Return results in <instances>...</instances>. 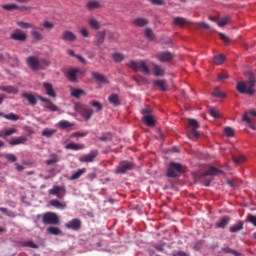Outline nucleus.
Returning <instances> with one entry per match:
<instances>
[{
	"mask_svg": "<svg viewBox=\"0 0 256 256\" xmlns=\"http://www.w3.org/2000/svg\"><path fill=\"white\" fill-rule=\"evenodd\" d=\"M244 77L246 81H240L237 83L236 89L238 93H245L246 95H255V74L251 71H248L244 73Z\"/></svg>",
	"mask_w": 256,
	"mask_h": 256,
	"instance_id": "nucleus-1",
	"label": "nucleus"
},
{
	"mask_svg": "<svg viewBox=\"0 0 256 256\" xmlns=\"http://www.w3.org/2000/svg\"><path fill=\"white\" fill-rule=\"evenodd\" d=\"M26 64L32 71H45L46 67L51 65V62L47 59H41L37 56H28L26 58Z\"/></svg>",
	"mask_w": 256,
	"mask_h": 256,
	"instance_id": "nucleus-2",
	"label": "nucleus"
},
{
	"mask_svg": "<svg viewBox=\"0 0 256 256\" xmlns=\"http://www.w3.org/2000/svg\"><path fill=\"white\" fill-rule=\"evenodd\" d=\"M217 173H223V171H220L215 167H211L199 176L200 183H203L205 187H209L213 181V175H217Z\"/></svg>",
	"mask_w": 256,
	"mask_h": 256,
	"instance_id": "nucleus-3",
	"label": "nucleus"
},
{
	"mask_svg": "<svg viewBox=\"0 0 256 256\" xmlns=\"http://www.w3.org/2000/svg\"><path fill=\"white\" fill-rule=\"evenodd\" d=\"M128 67L136 72L141 71V73H144V75H151V69L147 65V62H145L144 60H141L139 62L132 60L129 62Z\"/></svg>",
	"mask_w": 256,
	"mask_h": 256,
	"instance_id": "nucleus-4",
	"label": "nucleus"
},
{
	"mask_svg": "<svg viewBox=\"0 0 256 256\" xmlns=\"http://www.w3.org/2000/svg\"><path fill=\"white\" fill-rule=\"evenodd\" d=\"M183 171V164L171 162L167 169V177L175 179L176 177H180Z\"/></svg>",
	"mask_w": 256,
	"mask_h": 256,
	"instance_id": "nucleus-5",
	"label": "nucleus"
},
{
	"mask_svg": "<svg viewBox=\"0 0 256 256\" xmlns=\"http://www.w3.org/2000/svg\"><path fill=\"white\" fill-rule=\"evenodd\" d=\"M44 225H59V216L53 212H47L42 216Z\"/></svg>",
	"mask_w": 256,
	"mask_h": 256,
	"instance_id": "nucleus-6",
	"label": "nucleus"
},
{
	"mask_svg": "<svg viewBox=\"0 0 256 256\" xmlns=\"http://www.w3.org/2000/svg\"><path fill=\"white\" fill-rule=\"evenodd\" d=\"M49 195H55L58 199H63L65 197V193H67V189L65 186H57L54 185L52 189L48 190Z\"/></svg>",
	"mask_w": 256,
	"mask_h": 256,
	"instance_id": "nucleus-7",
	"label": "nucleus"
},
{
	"mask_svg": "<svg viewBox=\"0 0 256 256\" xmlns=\"http://www.w3.org/2000/svg\"><path fill=\"white\" fill-rule=\"evenodd\" d=\"M133 167H135L133 163L129 161H122L117 166L116 173L123 175L127 173V171H132Z\"/></svg>",
	"mask_w": 256,
	"mask_h": 256,
	"instance_id": "nucleus-8",
	"label": "nucleus"
},
{
	"mask_svg": "<svg viewBox=\"0 0 256 256\" xmlns=\"http://www.w3.org/2000/svg\"><path fill=\"white\" fill-rule=\"evenodd\" d=\"M83 74V70H81L80 68H72L70 70H68L66 77L69 81H71V83H77V75Z\"/></svg>",
	"mask_w": 256,
	"mask_h": 256,
	"instance_id": "nucleus-9",
	"label": "nucleus"
},
{
	"mask_svg": "<svg viewBox=\"0 0 256 256\" xmlns=\"http://www.w3.org/2000/svg\"><path fill=\"white\" fill-rule=\"evenodd\" d=\"M10 39L13 41H20L21 43H25L27 41V34L23 33L20 29H16L14 33L10 35Z\"/></svg>",
	"mask_w": 256,
	"mask_h": 256,
	"instance_id": "nucleus-10",
	"label": "nucleus"
},
{
	"mask_svg": "<svg viewBox=\"0 0 256 256\" xmlns=\"http://www.w3.org/2000/svg\"><path fill=\"white\" fill-rule=\"evenodd\" d=\"M66 229H71L72 231H79L82 227L81 220L79 218H74L70 222L65 224Z\"/></svg>",
	"mask_w": 256,
	"mask_h": 256,
	"instance_id": "nucleus-11",
	"label": "nucleus"
},
{
	"mask_svg": "<svg viewBox=\"0 0 256 256\" xmlns=\"http://www.w3.org/2000/svg\"><path fill=\"white\" fill-rule=\"evenodd\" d=\"M80 111L82 113V116L84 117L85 121H89L91 117H93V108L81 104L80 105Z\"/></svg>",
	"mask_w": 256,
	"mask_h": 256,
	"instance_id": "nucleus-12",
	"label": "nucleus"
},
{
	"mask_svg": "<svg viewBox=\"0 0 256 256\" xmlns=\"http://www.w3.org/2000/svg\"><path fill=\"white\" fill-rule=\"evenodd\" d=\"M97 155V150H91L89 154L81 156L79 160L81 163H93Z\"/></svg>",
	"mask_w": 256,
	"mask_h": 256,
	"instance_id": "nucleus-13",
	"label": "nucleus"
},
{
	"mask_svg": "<svg viewBox=\"0 0 256 256\" xmlns=\"http://www.w3.org/2000/svg\"><path fill=\"white\" fill-rule=\"evenodd\" d=\"M62 41H68L69 43H74V41H77V35L75 33L65 30L61 35Z\"/></svg>",
	"mask_w": 256,
	"mask_h": 256,
	"instance_id": "nucleus-14",
	"label": "nucleus"
},
{
	"mask_svg": "<svg viewBox=\"0 0 256 256\" xmlns=\"http://www.w3.org/2000/svg\"><path fill=\"white\" fill-rule=\"evenodd\" d=\"M188 125L192 128L191 135L197 139L199 137V132L197 131V129H199V122H197L195 119H189Z\"/></svg>",
	"mask_w": 256,
	"mask_h": 256,
	"instance_id": "nucleus-15",
	"label": "nucleus"
},
{
	"mask_svg": "<svg viewBox=\"0 0 256 256\" xmlns=\"http://www.w3.org/2000/svg\"><path fill=\"white\" fill-rule=\"evenodd\" d=\"M132 25L134 27H147V25H149V19L137 17L134 20H132Z\"/></svg>",
	"mask_w": 256,
	"mask_h": 256,
	"instance_id": "nucleus-16",
	"label": "nucleus"
},
{
	"mask_svg": "<svg viewBox=\"0 0 256 256\" xmlns=\"http://www.w3.org/2000/svg\"><path fill=\"white\" fill-rule=\"evenodd\" d=\"M156 57L161 63H169L173 59V54L171 52H161Z\"/></svg>",
	"mask_w": 256,
	"mask_h": 256,
	"instance_id": "nucleus-17",
	"label": "nucleus"
},
{
	"mask_svg": "<svg viewBox=\"0 0 256 256\" xmlns=\"http://www.w3.org/2000/svg\"><path fill=\"white\" fill-rule=\"evenodd\" d=\"M27 143V136H19L9 141V145L11 147H15L17 145H25Z\"/></svg>",
	"mask_w": 256,
	"mask_h": 256,
	"instance_id": "nucleus-18",
	"label": "nucleus"
},
{
	"mask_svg": "<svg viewBox=\"0 0 256 256\" xmlns=\"http://www.w3.org/2000/svg\"><path fill=\"white\" fill-rule=\"evenodd\" d=\"M92 78L95 81H98V83H104L107 84L109 83V80L105 77V75L99 73V72H91Z\"/></svg>",
	"mask_w": 256,
	"mask_h": 256,
	"instance_id": "nucleus-19",
	"label": "nucleus"
},
{
	"mask_svg": "<svg viewBox=\"0 0 256 256\" xmlns=\"http://www.w3.org/2000/svg\"><path fill=\"white\" fill-rule=\"evenodd\" d=\"M43 87L46 91V95L49 97H57V94L55 93V90L53 89V84L49 82H44Z\"/></svg>",
	"mask_w": 256,
	"mask_h": 256,
	"instance_id": "nucleus-20",
	"label": "nucleus"
},
{
	"mask_svg": "<svg viewBox=\"0 0 256 256\" xmlns=\"http://www.w3.org/2000/svg\"><path fill=\"white\" fill-rule=\"evenodd\" d=\"M230 222H231V217L224 216L219 222L216 223V227L218 229H225V227H227Z\"/></svg>",
	"mask_w": 256,
	"mask_h": 256,
	"instance_id": "nucleus-21",
	"label": "nucleus"
},
{
	"mask_svg": "<svg viewBox=\"0 0 256 256\" xmlns=\"http://www.w3.org/2000/svg\"><path fill=\"white\" fill-rule=\"evenodd\" d=\"M0 91H4L5 93H9L10 95H17L19 93V89L15 86H1Z\"/></svg>",
	"mask_w": 256,
	"mask_h": 256,
	"instance_id": "nucleus-22",
	"label": "nucleus"
},
{
	"mask_svg": "<svg viewBox=\"0 0 256 256\" xmlns=\"http://www.w3.org/2000/svg\"><path fill=\"white\" fill-rule=\"evenodd\" d=\"M105 43V31L98 32V35L95 38L94 45L99 47V45H103Z\"/></svg>",
	"mask_w": 256,
	"mask_h": 256,
	"instance_id": "nucleus-23",
	"label": "nucleus"
},
{
	"mask_svg": "<svg viewBox=\"0 0 256 256\" xmlns=\"http://www.w3.org/2000/svg\"><path fill=\"white\" fill-rule=\"evenodd\" d=\"M153 73L155 77H163L165 75V68L159 66L158 64H153Z\"/></svg>",
	"mask_w": 256,
	"mask_h": 256,
	"instance_id": "nucleus-24",
	"label": "nucleus"
},
{
	"mask_svg": "<svg viewBox=\"0 0 256 256\" xmlns=\"http://www.w3.org/2000/svg\"><path fill=\"white\" fill-rule=\"evenodd\" d=\"M108 101L109 103H111V105H113L114 107H119V105H121V100H119V94H111L108 97Z\"/></svg>",
	"mask_w": 256,
	"mask_h": 256,
	"instance_id": "nucleus-25",
	"label": "nucleus"
},
{
	"mask_svg": "<svg viewBox=\"0 0 256 256\" xmlns=\"http://www.w3.org/2000/svg\"><path fill=\"white\" fill-rule=\"evenodd\" d=\"M22 97L28 101L31 105H37V97L31 93H23Z\"/></svg>",
	"mask_w": 256,
	"mask_h": 256,
	"instance_id": "nucleus-26",
	"label": "nucleus"
},
{
	"mask_svg": "<svg viewBox=\"0 0 256 256\" xmlns=\"http://www.w3.org/2000/svg\"><path fill=\"white\" fill-rule=\"evenodd\" d=\"M83 95H87L85 90L79 88H72L71 97H74L75 99H80Z\"/></svg>",
	"mask_w": 256,
	"mask_h": 256,
	"instance_id": "nucleus-27",
	"label": "nucleus"
},
{
	"mask_svg": "<svg viewBox=\"0 0 256 256\" xmlns=\"http://www.w3.org/2000/svg\"><path fill=\"white\" fill-rule=\"evenodd\" d=\"M243 225V221L238 220L236 224L229 228L230 233H238V231H243Z\"/></svg>",
	"mask_w": 256,
	"mask_h": 256,
	"instance_id": "nucleus-28",
	"label": "nucleus"
},
{
	"mask_svg": "<svg viewBox=\"0 0 256 256\" xmlns=\"http://www.w3.org/2000/svg\"><path fill=\"white\" fill-rule=\"evenodd\" d=\"M99 7H101V3H99V1L97 0H91L86 5V8L88 9V11L99 9Z\"/></svg>",
	"mask_w": 256,
	"mask_h": 256,
	"instance_id": "nucleus-29",
	"label": "nucleus"
},
{
	"mask_svg": "<svg viewBox=\"0 0 256 256\" xmlns=\"http://www.w3.org/2000/svg\"><path fill=\"white\" fill-rule=\"evenodd\" d=\"M189 21L183 17H175L174 18V25H177L178 27H185V25H188Z\"/></svg>",
	"mask_w": 256,
	"mask_h": 256,
	"instance_id": "nucleus-30",
	"label": "nucleus"
},
{
	"mask_svg": "<svg viewBox=\"0 0 256 256\" xmlns=\"http://www.w3.org/2000/svg\"><path fill=\"white\" fill-rule=\"evenodd\" d=\"M17 25L21 27V29H39L36 25L23 21H18Z\"/></svg>",
	"mask_w": 256,
	"mask_h": 256,
	"instance_id": "nucleus-31",
	"label": "nucleus"
},
{
	"mask_svg": "<svg viewBox=\"0 0 256 256\" xmlns=\"http://www.w3.org/2000/svg\"><path fill=\"white\" fill-rule=\"evenodd\" d=\"M88 24L90 25L91 29H95V31L101 29V24L95 18H90L88 20Z\"/></svg>",
	"mask_w": 256,
	"mask_h": 256,
	"instance_id": "nucleus-32",
	"label": "nucleus"
},
{
	"mask_svg": "<svg viewBox=\"0 0 256 256\" xmlns=\"http://www.w3.org/2000/svg\"><path fill=\"white\" fill-rule=\"evenodd\" d=\"M66 149H70L72 151H79L81 149H85V145L83 144H75V143H69L66 145Z\"/></svg>",
	"mask_w": 256,
	"mask_h": 256,
	"instance_id": "nucleus-33",
	"label": "nucleus"
},
{
	"mask_svg": "<svg viewBox=\"0 0 256 256\" xmlns=\"http://www.w3.org/2000/svg\"><path fill=\"white\" fill-rule=\"evenodd\" d=\"M225 55L220 54V55H215L213 58V63L214 65H223V63H225Z\"/></svg>",
	"mask_w": 256,
	"mask_h": 256,
	"instance_id": "nucleus-34",
	"label": "nucleus"
},
{
	"mask_svg": "<svg viewBox=\"0 0 256 256\" xmlns=\"http://www.w3.org/2000/svg\"><path fill=\"white\" fill-rule=\"evenodd\" d=\"M50 205H51L52 207H55L56 209H65V208L67 207L66 204L61 203V202H60L59 200H57V199H52V200L50 201Z\"/></svg>",
	"mask_w": 256,
	"mask_h": 256,
	"instance_id": "nucleus-35",
	"label": "nucleus"
},
{
	"mask_svg": "<svg viewBox=\"0 0 256 256\" xmlns=\"http://www.w3.org/2000/svg\"><path fill=\"white\" fill-rule=\"evenodd\" d=\"M55 133H57L56 129H49V128H45L42 131V137H47V139L53 137V135H55Z\"/></svg>",
	"mask_w": 256,
	"mask_h": 256,
	"instance_id": "nucleus-36",
	"label": "nucleus"
},
{
	"mask_svg": "<svg viewBox=\"0 0 256 256\" xmlns=\"http://www.w3.org/2000/svg\"><path fill=\"white\" fill-rule=\"evenodd\" d=\"M153 84L156 86V87H159L161 89V91H167V83L165 82V80H155L153 82Z\"/></svg>",
	"mask_w": 256,
	"mask_h": 256,
	"instance_id": "nucleus-37",
	"label": "nucleus"
},
{
	"mask_svg": "<svg viewBox=\"0 0 256 256\" xmlns=\"http://www.w3.org/2000/svg\"><path fill=\"white\" fill-rule=\"evenodd\" d=\"M85 171H87L85 168L79 169L77 172H74L71 176H70V181H75L77 179H79V177H81V175H83L85 173Z\"/></svg>",
	"mask_w": 256,
	"mask_h": 256,
	"instance_id": "nucleus-38",
	"label": "nucleus"
},
{
	"mask_svg": "<svg viewBox=\"0 0 256 256\" xmlns=\"http://www.w3.org/2000/svg\"><path fill=\"white\" fill-rule=\"evenodd\" d=\"M135 83H137V85L141 86V85H147L149 83V80L143 76H139V77H133Z\"/></svg>",
	"mask_w": 256,
	"mask_h": 256,
	"instance_id": "nucleus-39",
	"label": "nucleus"
},
{
	"mask_svg": "<svg viewBox=\"0 0 256 256\" xmlns=\"http://www.w3.org/2000/svg\"><path fill=\"white\" fill-rule=\"evenodd\" d=\"M142 119L148 127H155V119H153V117L151 115L143 116Z\"/></svg>",
	"mask_w": 256,
	"mask_h": 256,
	"instance_id": "nucleus-40",
	"label": "nucleus"
},
{
	"mask_svg": "<svg viewBox=\"0 0 256 256\" xmlns=\"http://www.w3.org/2000/svg\"><path fill=\"white\" fill-rule=\"evenodd\" d=\"M223 253H228L233 256H241V252H238L237 250H233L230 247H224L222 248Z\"/></svg>",
	"mask_w": 256,
	"mask_h": 256,
	"instance_id": "nucleus-41",
	"label": "nucleus"
},
{
	"mask_svg": "<svg viewBox=\"0 0 256 256\" xmlns=\"http://www.w3.org/2000/svg\"><path fill=\"white\" fill-rule=\"evenodd\" d=\"M47 232L50 234V235H62L63 232L61 231V229L57 228V227H48L47 228Z\"/></svg>",
	"mask_w": 256,
	"mask_h": 256,
	"instance_id": "nucleus-42",
	"label": "nucleus"
},
{
	"mask_svg": "<svg viewBox=\"0 0 256 256\" xmlns=\"http://www.w3.org/2000/svg\"><path fill=\"white\" fill-rule=\"evenodd\" d=\"M30 35L33 37V39H35V41H43V34L37 30H32Z\"/></svg>",
	"mask_w": 256,
	"mask_h": 256,
	"instance_id": "nucleus-43",
	"label": "nucleus"
},
{
	"mask_svg": "<svg viewBox=\"0 0 256 256\" xmlns=\"http://www.w3.org/2000/svg\"><path fill=\"white\" fill-rule=\"evenodd\" d=\"M55 163H59V156L57 154H52L51 158L46 160V165H55Z\"/></svg>",
	"mask_w": 256,
	"mask_h": 256,
	"instance_id": "nucleus-44",
	"label": "nucleus"
},
{
	"mask_svg": "<svg viewBox=\"0 0 256 256\" xmlns=\"http://www.w3.org/2000/svg\"><path fill=\"white\" fill-rule=\"evenodd\" d=\"M242 121H244V123H247L248 127L250 129H252L253 131L256 130V127L253 125V122L251 121V118L247 117V114H244L242 117Z\"/></svg>",
	"mask_w": 256,
	"mask_h": 256,
	"instance_id": "nucleus-45",
	"label": "nucleus"
},
{
	"mask_svg": "<svg viewBox=\"0 0 256 256\" xmlns=\"http://www.w3.org/2000/svg\"><path fill=\"white\" fill-rule=\"evenodd\" d=\"M231 21V16H225L218 20V27H225Z\"/></svg>",
	"mask_w": 256,
	"mask_h": 256,
	"instance_id": "nucleus-46",
	"label": "nucleus"
},
{
	"mask_svg": "<svg viewBox=\"0 0 256 256\" xmlns=\"http://www.w3.org/2000/svg\"><path fill=\"white\" fill-rule=\"evenodd\" d=\"M2 9H4V11H16L17 9H19V5L17 4H6L2 6Z\"/></svg>",
	"mask_w": 256,
	"mask_h": 256,
	"instance_id": "nucleus-47",
	"label": "nucleus"
},
{
	"mask_svg": "<svg viewBox=\"0 0 256 256\" xmlns=\"http://www.w3.org/2000/svg\"><path fill=\"white\" fill-rule=\"evenodd\" d=\"M58 126L60 127V129H69V127H73V124H71V122L67 120H61L58 123Z\"/></svg>",
	"mask_w": 256,
	"mask_h": 256,
	"instance_id": "nucleus-48",
	"label": "nucleus"
},
{
	"mask_svg": "<svg viewBox=\"0 0 256 256\" xmlns=\"http://www.w3.org/2000/svg\"><path fill=\"white\" fill-rule=\"evenodd\" d=\"M208 112L211 115V117H214V119H219V117H221V114H219V110L215 108H209Z\"/></svg>",
	"mask_w": 256,
	"mask_h": 256,
	"instance_id": "nucleus-49",
	"label": "nucleus"
},
{
	"mask_svg": "<svg viewBox=\"0 0 256 256\" xmlns=\"http://www.w3.org/2000/svg\"><path fill=\"white\" fill-rule=\"evenodd\" d=\"M112 59H114L115 63H121V61H123L125 57L123 56V54L116 52L112 55Z\"/></svg>",
	"mask_w": 256,
	"mask_h": 256,
	"instance_id": "nucleus-50",
	"label": "nucleus"
},
{
	"mask_svg": "<svg viewBox=\"0 0 256 256\" xmlns=\"http://www.w3.org/2000/svg\"><path fill=\"white\" fill-rule=\"evenodd\" d=\"M144 33L147 39H150V41L155 39V34H153V30L151 28H146Z\"/></svg>",
	"mask_w": 256,
	"mask_h": 256,
	"instance_id": "nucleus-51",
	"label": "nucleus"
},
{
	"mask_svg": "<svg viewBox=\"0 0 256 256\" xmlns=\"http://www.w3.org/2000/svg\"><path fill=\"white\" fill-rule=\"evenodd\" d=\"M4 119H7L8 121H19V116H17L15 113H10L4 115Z\"/></svg>",
	"mask_w": 256,
	"mask_h": 256,
	"instance_id": "nucleus-52",
	"label": "nucleus"
},
{
	"mask_svg": "<svg viewBox=\"0 0 256 256\" xmlns=\"http://www.w3.org/2000/svg\"><path fill=\"white\" fill-rule=\"evenodd\" d=\"M90 105H92V107H95L97 111H103V104H101V102L97 100L92 101Z\"/></svg>",
	"mask_w": 256,
	"mask_h": 256,
	"instance_id": "nucleus-53",
	"label": "nucleus"
},
{
	"mask_svg": "<svg viewBox=\"0 0 256 256\" xmlns=\"http://www.w3.org/2000/svg\"><path fill=\"white\" fill-rule=\"evenodd\" d=\"M14 133H17V129H15V128L5 129L4 130V139H6V137H11V135H14Z\"/></svg>",
	"mask_w": 256,
	"mask_h": 256,
	"instance_id": "nucleus-54",
	"label": "nucleus"
},
{
	"mask_svg": "<svg viewBox=\"0 0 256 256\" xmlns=\"http://www.w3.org/2000/svg\"><path fill=\"white\" fill-rule=\"evenodd\" d=\"M44 107L46 109H49V111H59V107H57V105L53 104L52 101L48 102V104H46Z\"/></svg>",
	"mask_w": 256,
	"mask_h": 256,
	"instance_id": "nucleus-55",
	"label": "nucleus"
},
{
	"mask_svg": "<svg viewBox=\"0 0 256 256\" xmlns=\"http://www.w3.org/2000/svg\"><path fill=\"white\" fill-rule=\"evenodd\" d=\"M246 222L251 223L252 225H254V227H256V216L253 214H248Z\"/></svg>",
	"mask_w": 256,
	"mask_h": 256,
	"instance_id": "nucleus-56",
	"label": "nucleus"
},
{
	"mask_svg": "<svg viewBox=\"0 0 256 256\" xmlns=\"http://www.w3.org/2000/svg\"><path fill=\"white\" fill-rule=\"evenodd\" d=\"M224 133H225L226 137H234L235 136V132L233 131V128H231V127L224 128Z\"/></svg>",
	"mask_w": 256,
	"mask_h": 256,
	"instance_id": "nucleus-57",
	"label": "nucleus"
},
{
	"mask_svg": "<svg viewBox=\"0 0 256 256\" xmlns=\"http://www.w3.org/2000/svg\"><path fill=\"white\" fill-rule=\"evenodd\" d=\"M98 139H99V141H103V142L111 141V133H109V132L108 133H104Z\"/></svg>",
	"mask_w": 256,
	"mask_h": 256,
	"instance_id": "nucleus-58",
	"label": "nucleus"
},
{
	"mask_svg": "<svg viewBox=\"0 0 256 256\" xmlns=\"http://www.w3.org/2000/svg\"><path fill=\"white\" fill-rule=\"evenodd\" d=\"M4 157L7 161H10V163H15V161H17V156H15V154H5Z\"/></svg>",
	"mask_w": 256,
	"mask_h": 256,
	"instance_id": "nucleus-59",
	"label": "nucleus"
},
{
	"mask_svg": "<svg viewBox=\"0 0 256 256\" xmlns=\"http://www.w3.org/2000/svg\"><path fill=\"white\" fill-rule=\"evenodd\" d=\"M43 27H44V29H47V31H51L55 27V24H53L52 22H49V21H45L43 23Z\"/></svg>",
	"mask_w": 256,
	"mask_h": 256,
	"instance_id": "nucleus-60",
	"label": "nucleus"
},
{
	"mask_svg": "<svg viewBox=\"0 0 256 256\" xmlns=\"http://www.w3.org/2000/svg\"><path fill=\"white\" fill-rule=\"evenodd\" d=\"M219 37L223 41V43H225V45H229V43H231V39H229V37H227V35L220 33Z\"/></svg>",
	"mask_w": 256,
	"mask_h": 256,
	"instance_id": "nucleus-61",
	"label": "nucleus"
},
{
	"mask_svg": "<svg viewBox=\"0 0 256 256\" xmlns=\"http://www.w3.org/2000/svg\"><path fill=\"white\" fill-rule=\"evenodd\" d=\"M234 163H245V156L239 155V156H234L233 157Z\"/></svg>",
	"mask_w": 256,
	"mask_h": 256,
	"instance_id": "nucleus-62",
	"label": "nucleus"
},
{
	"mask_svg": "<svg viewBox=\"0 0 256 256\" xmlns=\"http://www.w3.org/2000/svg\"><path fill=\"white\" fill-rule=\"evenodd\" d=\"M212 95H214V97H225V93L219 90V88H215Z\"/></svg>",
	"mask_w": 256,
	"mask_h": 256,
	"instance_id": "nucleus-63",
	"label": "nucleus"
},
{
	"mask_svg": "<svg viewBox=\"0 0 256 256\" xmlns=\"http://www.w3.org/2000/svg\"><path fill=\"white\" fill-rule=\"evenodd\" d=\"M151 111H153V110L151 109V107H146V108H143V109L141 110V113H142L143 117H146V116L151 115Z\"/></svg>",
	"mask_w": 256,
	"mask_h": 256,
	"instance_id": "nucleus-64",
	"label": "nucleus"
}]
</instances>
